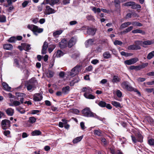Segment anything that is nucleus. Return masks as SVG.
Segmentation results:
<instances>
[{
	"instance_id": "obj_36",
	"label": "nucleus",
	"mask_w": 154,
	"mask_h": 154,
	"mask_svg": "<svg viewBox=\"0 0 154 154\" xmlns=\"http://www.w3.org/2000/svg\"><path fill=\"white\" fill-rule=\"evenodd\" d=\"M6 21V17L4 15H0V22L4 23Z\"/></svg>"
},
{
	"instance_id": "obj_51",
	"label": "nucleus",
	"mask_w": 154,
	"mask_h": 154,
	"mask_svg": "<svg viewBox=\"0 0 154 154\" xmlns=\"http://www.w3.org/2000/svg\"><path fill=\"white\" fill-rule=\"evenodd\" d=\"M30 2V1L29 0L26 1H24L22 4V6L23 8H25L26 6Z\"/></svg>"
},
{
	"instance_id": "obj_58",
	"label": "nucleus",
	"mask_w": 154,
	"mask_h": 154,
	"mask_svg": "<svg viewBox=\"0 0 154 154\" xmlns=\"http://www.w3.org/2000/svg\"><path fill=\"white\" fill-rule=\"evenodd\" d=\"M132 140L134 143H136L138 141L136 137L133 136L132 135L131 136Z\"/></svg>"
},
{
	"instance_id": "obj_18",
	"label": "nucleus",
	"mask_w": 154,
	"mask_h": 154,
	"mask_svg": "<svg viewBox=\"0 0 154 154\" xmlns=\"http://www.w3.org/2000/svg\"><path fill=\"white\" fill-rule=\"evenodd\" d=\"M2 84L4 90L9 92L11 91V88L6 83L3 82Z\"/></svg>"
},
{
	"instance_id": "obj_14",
	"label": "nucleus",
	"mask_w": 154,
	"mask_h": 154,
	"mask_svg": "<svg viewBox=\"0 0 154 154\" xmlns=\"http://www.w3.org/2000/svg\"><path fill=\"white\" fill-rule=\"evenodd\" d=\"M67 45V42L65 39H63L61 42H59V45L61 48H63L66 47Z\"/></svg>"
},
{
	"instance_id": "obj_62",
	"label": "nucleus",
	"mask_w": 154,
	"mask_h": 154,
	"mask_svg": "<svg viewBox=\"0 0 154 154\" xmlns=\"http://www.w3.org/2000/svg\"><path fill=\"white\" fill-rule=\"evenodd\" d=\"M77 23V21L75 20H73L70 21L69 23V25L71 26H72L76 24Z\"/></svg>"
},
{
	"instance_id": "obj_31",
	"label": "nucleus",
	"mask_w": 154,
	"mask_h": 154,
	"mask_svg": "<svg viewBox=\"0 0 154 154\" xmlns=\"http://www.w3.org/2000/svg\"><path fill=\"white\" fill-rule=\"evenodd\" d=\"M41 134V132L38 130H35L33 131L31 133V134L32 136L39 135Z\"/></svg>"
},
{
	"instance_id": "obj_43",
	"label": "nucleus",
	"mask_w": 154,
	"mask_h": 154,
	"mask_svg": "<svg viewBox=\"0 0 154 154\" xmlns=\"http://www.w3.org/2000/svg\"><path fill=\"white\" fill-rule=\"evenodd\" d=\"M16 41V37L14 36L11 37L8 40V41L10 42H14Z\"/></svg>"
},
{
	"instance_id": "obj_47",
	"label": "nucleus",
	"mask_w": 154,
	"mask_h": 154,
	"mask_svg": "<svg viewBox=\"0 0 154 154\" xmlns=\"http://www.w3.org/2000/svg\"><path fill=\"white\" fill-rule=\"evenodd\" d=\"M45 2H46V3L49 4L51 6H53V0H45Z\"/></svg>"
},
{
	"instance_id": "obj_12",
	"label": "nucleus",
	"mask_w": 154,
	"mask_h": 154,
	"mask_svg": "<svg viewBox=\"0 0 154 154\" xmlns=\"http://www.w3.org/2000/svg\"><path fill=\"white\" fill-rule=\"evenodd\" d=\"M42 94L39 93L35 94L33 95V100L35 101H40L42 99Z\"/></svg>"
},
{
	"instance_id": "obj_6",
	"label": "nucleus",
	"mask_w": 154,
	"mask_h": 154,
	"mask_svg": "<svg viewBox=\"0 0 154 154\" xmlns=\"http://www.w3.org/2000/svg\"><path fill=\"white\" fill-rule=\"evenodd\" d=\"M81 66L80 65H76L72 69L71 71L68 72V75L72 77L78 74L79 72L81 71Z\"/></svg>"
},
{
	"instance_id": "obj_37",
	"label": "nucleus",
	"mask_w": 154,
	"mask_h": 154,
	"mask_svg": "<svg viewBox=\"0 0 154 154\" xmlns=\"http://www.w3.org/2000/svg\"><path fill=\"white\" fill-rule=\"evenodd\" d=\"M54 72L51 70H48L47 73V75L48 77L51 78L53 76Z\"/></svg>"
},
{
	"instance_id": "obj_3",
	"label": "nucleus",
	"mask_w": 154,
	"mask_h": 154,
	"mask_svg": "<svg viewBox=\"0 0 154 154\" xmlns=\"http://www.w3.org/2000/svg\"><path fill=\"white\" fill-rule=\"evenodd\" d=\"M83 115L88 117H94L98 119L99 117L95 113L92 112L89 108L87 107L82 111Z\"/></svg>"
},
{
	"instance_id": "obj_35",
	"label": "nucleus",
	"mask_w": 154,
	"mask_h": 154,
	"mask_svg": "<svg viewBox=\"0 0 154 154\" xmlns=\"http://www.w3.org/2000/svg\"><path fill=\"white\" fill-rule=\"evenodd\" d=\"M120 2L119 0H115V7L116 8L118 9H119L120 10Z\"/></svg>"
},
{
	"instance_id": "obj_55",
	"label": "nucleus",
	"mask_w": 154,
	"mask_h": 154,
	"mask_svg": "<svg viewBox=\"0 0 154 154\" xmlns=\"http://www.w3.org/2000/svg\"><path fill=\"white\" fill-rule=\"evenodd\" d=\"M154 57L152 53V52L149 53L147 56V58L149 60H150Z\"/></svg>"
},
{
	"instance_id": "obj_2",
	"label": "nucleus",
	"mask_w": 154,
	"mask_h": 154,
	"mask_svg": "<svg viewBox=\"0 0 154 154\" xmlns=\"http://www.w3.org/2000/svg\"><path fill=\"white\" fill-rule=\"evenodd\" d=\"M121 85L123 88L125 89L128 91H134L135 92H136L139 96H141L140 92L137 89L131 86L128 82H124L122 83Z\"/></svg>"
},
{
	"instance_id": "obj_60",
	"label": "nucleus",
	"mask_w": 154,
	"mask_h": 154,
	"mask_svg": "<svg viewBox=\"0 0 154 154\" xmlns=\"http://www.w3.org/2000/svg\"><path fill=\"white\" fill-rule=\"evenodd\" d=\"M70 0H63V5H65L68 4L70 3Z\"/></svg>"
},
{
	"instance_id": "obj_28",
	"label": "nucleus",
	"mask_w": 154,
	"mask_h": 154,
	"mask_svg": "<svg viewBox=\"0 0 154 154\" xmlns=\"http://www.w3.org/2000/svg\"><path fill=\"white\" fill-rule=\"evenodd\" d=\"M131 23L130 22H128L124 23L122 24L120 26V28L121 29H124L127 27L128 26L131 25Z\"/></svg>"
},
{
	"instance_id": "obj_46",
	"label": "nucleus",
	"mask_w": 154,
	"mask_h": 154,
	"mask_svg": "<svg viewBox=\"0 0 154 154\" xmlns=\"http://www.w3.org/2000/svg\"><path fill=\"white\" fill-rule=\"evenodd\" d=\"M6 1L7 2L8 4L4 5V6L6 7H7L10 6L12 4V3L13 2L11 0H6Z\"/></svg>"
},
{
	"instance_id": "obj_57",
	"label": "nucleus",
	"mask_w": 154,
	"mask_h": 154,
	"mask_svg": "<svg viewBox=\"0 0 154 154\" xmlns=\"http://www.w3.org/2000/svg\"><path fill=\"white\" fill-rule=\"evenodd\" d=\"M110 51H112L113 54H114L115 55H116L117 54V51L115 49H110Z\"/></svg>"
},
{
	"instance_id": "obj_33",
	"label": "nucleus",
	"mask_w": 154,
	"mask_h": 154,
	"mask_svg": "<svg viewBox=\"0 0 154 154\" xmlns=\"http://www.w3.org/2000/svg\"><path fill=\"white\" fill-rule=\"evenodd\" d=\"M62 30H60L54 32L53 33V35L54 37H56L57 35H59L63 32Z\"/></svg>"
},
{
	"instance_id": "obj_4",
	"label": "nucleus",
	"mask_w": 154,
	"mask_h": 154,
	"mask_svg": "<svg viewBox=\"0 0 154 154\" xmlns=\"http://www.w3.org/2000/svg\"><path fill=\"white\" fill-rule=\"evenodd\" d=\"M37 84V81L34 79L32 78L30 80L26 85L27 89L29 91L34 90L36 87Z\"/></svg>"
},
{
	"instance_id": "obj_16",
	"label": "nucleus",
	"mask_w": 154,
	"mask_h": 154,
	"mask_svg": "<svg viewBox=\"0 0 154 154\" xmlns=\"http://www.w3.org/2000/svg\"><path fill=\"white\" fill-rule=\"evenodd\" d=\"M7 114L9 116H12L14 113V109L11 108H8L5 111Z\"/></svg>"
},
{
	"instance_id": "obj_50",
	"label": "nucleus",
	"mask_w": 154,
	"mask_h": 154,
	"mask_svg": "<svg viewBox=\"0 0 154 154\" xmlns=\"http://www.w3.org/2000/svg\"><path fill=\"white\" fill-rule=\"evenodd\" d=\"M133 28V27L132 26H130L129 27L127 28L126 29H125L124 31H123V32H126L127 33L131 31L132 29Z\"/></svg>"
},
{
	"instance_id": "obj_64",
	"label": "nucleus",
	"mask_w": 154,
	"mask_h": 154,
	"mask_svg": "<svg viewBox=\"0 0 154 154\" xmlns=\"http://www.w3.org/2000/svg\"><path fill=\"white\" fill-rule=\"evenodd\" d=\"M101 141L103 144L105 146L107 144V142L106 139L104 138H101Z\"/></svg>"
},
{
	"instance_id": "obj_52",
	"label": "nucleus",
	"mask_w": 154,
	"mask_h": 154,
	"mask_svg": "<svg viewBox=\"0 0 154 154\" xmlns=\"http://www.w3.org/2000/svg\"><path fill=\"white\" fill-rule=\"evenodd\" d=\"M16 109L21 114H24L25 112V111L23 109H20L17 108Z\"/></svg>"
},
{
	"instance_id": "obj_30",
	"label": "nucleus",
	"mask_w": 154,
	"mask_h": 154,
	"mask_svg": "<svg viewBox=\"0 0 154 154\" xmlns=\"http://www.w3.org/2000/svg\"><path fill=\"white\" fill-rule=\"evenodd\" d=\"M132 32L133 33H141L143 35L145 34V32L139 29L134 30L132 31Z\"/></svg>"
},
{
	"instance_id": "obj_54",
	"label": "nucleus",
	"mask_w": 154,
	"mask_h": 154,
	"mask_svg": "<svg viewBox=\"0 0 154 154\" xmlns=\"http://www.w3.org/2000/svg\"><path fill=\"white\" fill-rule=\"evenodd\" d=\"M79 81V80L77 79H74L71 81L70 82V85L71 86H73L75 83L78 82Z\"/></svg>"
},
{
	"instance_id": "obj_1",
	"label": "nucleus",
	"mask_w": 154,
	"mask_h": 154,
	"mask_svg": "<svg viewBox=\"0 0 154 154\" xmlns=\"http://www.w3.org/2000/svg\"><path fill=\"white\" fill-rule=\"evenodd\" d=\"M92 90L88 87H84L81 89V92H85L84 96L87 99H94L95 97L92 94H90Z\"/></svg>"
},
{
	"instance_id": "obj_19",
	"label": "nucleus",
	"mask_w": 154,
	"mask_h": 154,
	"mask_svg": "<svg viewBox=\"0 0 154 154\" xmlns=\"http://www.w3.org/2000/svg\"><path fill=\"white\" fill-rule=\"evenodd\" d=\"M94 39H89L85 42V44L86 47H88L90 46L93 45L94 44Z\"/></svg>"
},
{
	"instance_id": "obj_48",
	"label": "nucleus",
	"mask_w": 154,
	"mask_h": 154,
	"mask_svg": "<svg viewBox=\"0 0 154 154\" xmlns=\"http://www.w3.org/2000/svg\"><path fill=\"white\" fill-rule=\"evenodd\" d=\"M71 111L72 113L76 114H78L79 112L78 109H71Z\"/></svg>"
},
{
	"instance_id": "obj_34",
	"label": "nucleus",
	"mask_w": 154,
	"mask_h": 154,
	"mask_svg": "<svg viewBox=\"0 0 154 154\" xmlns=\"http://www.w3.org/2000/svg\"><path fill=\"white\" fill-rule=\"evenodd\" d=\"M91 8H92L91 9L92 11H93L95 13H96L97 12L100 13L101 11V9L99 8H97L95 7H91Z\"/></svg>"
},
{
	"instance_id": "obj_45",
	"label": "nucleus",
	"mask_w": 154,
	"mask_h": 154,
	"mask_svg": "<svg viewBox=\"0 0 154 154\" xmlns=\"http://www.w3.org/2000/svg\"><path fill=\"white\" fill-rule=\"evenodd\" d=\"M116 94L119 98L121 97H122V93L119 90H117L116 91Z\"/></svg>"
},
{
	"instance_id": "obj_56",
	"label": "nucleus",
	"mask_w": 154,
	"mask_h": 154,
	"mask_svg": "<svg viewBox=\"0 0 154 154\" xmlns=\"http://www.w3.org/2000/svg\"><path fill=\"white\" fill-rule=\"evenodd\" d=\"M48 47V43L46 42H45L44 43L43 45V46L42 48L45 49H47Z\"/></svg>"
},
{
	"instance_id": "obj_22",
	"label": "nucleus",
	"mask_w": 154,
	"mask_h": 154,
	"mask_svg": "<svg viewBox=\"0 0 154 154\" xmlns=\"http://www.w3.org/2000/svg\"><path fill=\"white\" fill-rule=\"evenodd\" d=\"M112 104L116 108H122V106L121 104L119 102L116 101H112L111 102Z\"/></svg>"
},
{
	"instance_id": "obj_8",
	"label": "nucleus",
	"mask_w": 154,
	"mask_h": 154,
	"mask_svg": "<svg viewBox=\"0 0 154 154\" xmlns=\"http://www.w3.org/2000/svg\"><path fill=\"white\" fill-rule=\"evenodd\" d=\"M2 128L3 129H6L10 126V122L7 119H5L2 122Z\"/></svg>"
},
{
	"instance_id": "obj_24",
	"label": "nucleus",
	"mask_w": 154,
	"mask_h": 154,
	"mask_svg": "<svg viewBox=\"0 0 154 154\" xmlns=\"http://www.w3.org/2000/svg\"><path fill=\"white\" fill-rule=\"evenodd\" d=\"M3 48L7 50H11L13 48V46L10 44H4L3 46Z\"/></svg>"
},
{
	"instance_id": "obj_53",
	"label": "nucleus",
	"mask_w": 154,
	"mask_h": 154,
	"mask_svg": "<svg viewBox=\"0 0 154 154\" xmlns=\"http://www.w3.org/2000/svg\"><path fill=\"white\" fill-rule=\"evenodd\" d=\"M16 94L17 97H21L25 96V94L19 92L16 93Z\"/></svg>"
},
{
	"instance_id": "obj_17",
	"label": "nucleus",
	"mask_w": 154,
	"mask_h": 154,
	"mask_svg": "<svg viewBox=\"0 0 154 154\" xmlns=\"http://www.w3.org/2000/svg\"><path fill=\"white\" fill-rule=\"evenodd\" d=\"M96 31L95 29L88 28L86 30L87 32L86 34L94 35L95 34Z\"/></svg>"
},
{
	"instance_id": "obj_44",
	"label": "nucleus",
	"mask_w": 154,
	"mask_h": 154,
	"mask_svg": "<svg viewBox=\"0 0 154 154\" xmlns=\"http://www.w3.org/2000/svg\"><path fill=\"white\" fill-rule=\"evenodd\" d=\"M148 143L151 146H154V139H150L148 140Z\"/></svg>"
},
{
	"instance_id": "obj_26",
	"label": "nucleus",
	"mask_w": 154,
	"mask_h": 154,
	"mask_svg": "<svg viewBox=\"0 0 154 154\" xmlns=\"http://www.w3.org/2000/svg\"><path fill=\"white\" fill-rule=\"evenodd\" d=\"M103 56L105 59H108L111 57V54L109 51H106L103 53Z\"/></svg>"
},
{
	"instance_id": "obj_5",
	"label": "nucleus",
	"mask_w": 154,
	"mask_h": 154,
	"mask_svg": "<svg viewBox=\"0 0 154 154\" xmlns=\"http://www.w3.org/2000/svg\"><path fill=\"white\" fill-rule=\"evenodd\" d=\"M27 28L32 31L36 35H37V33H40L43 31V29L39 28L37 26L33 24L28 25Z\"/></svg>"
},
{
	"instance_id": "obj_63",
	"label": "nucleus",
	"mask_w": 154,
	"mask_h": 154,
	"mask_svg": "<svg viewBox=\"0 0 154 154\" xmlns=\"http://www.w3.org/2000/svg\"><path fill=\"white\" fill-rule=\"evenodd\" d=\"M39 111L38 110H33L32 111L31 114H35L39 112Z\"/></svg>"
},
{
	"instance_id": "obj_59",
	"label": "nucleus",
	"mask_w": 154,
	"mask_h": 154,
	"mask_svg": "<svg viewBox=\"0 0 154 154\" xmlns=\"http://www.w3.org/2000/svg\"><path fill=\"white\" fill-rule=\"evenodd\" d=\"M93 69V67L91 65H90L86 68V70L90 71H92Z\"/></svg>"
},
{
	"instance_id": "obj_27",
	"label": "nucleus",
	"mask_w": 154,
	"mask_h": 154,
	"mask_svg": "<svg viewBox=\"0 0 154 154\" xmlns=\"http://www.w3.org/2000/svg\"><path fill=\"white\" fill-rule=\"evenodd\" d=\"M83 136H81L79 137H77L73 139V143H76L80 141L82 139Z\"/></svg>"
},
{
	"instance_id": "obj_25",
	"label": "nucleus",
	"mask_w": 154,
	"mask_h": 154,
	"mask_svg": "<svg viewBox=\"0 0 154 154\" xmlns=\"http://www.w3.org/2000/svg\"><path fill=\"white\" fill-rule=\"evenodd\" d=\"M120 78L117 75H114L112 79V82L113 83H117L120 82Z\"/></svg>"
},
{
	"instance_id": "obj_49",
	"label": "nucleus",
	"mask_w": 154,
	"mask_h": 154,
	"mask_svg": "<svg viewBox=\"0 0 154 154\" xmlns=\"http://www.w3.org/2000/svg\"><path fill=\"white\" fill-rule=\"evenodd\" d=\"M122 44V42L119 40H116L114 42V44L115 45H121Z\"/></svg>"
},
{
	"instance_id": "obj_38",
	"label": "nucleus",
	"mask_w": 154,
	"mask_h": 154,
	"mask_svg": "<svg viewBox=\"0 0 154 154\" xmlns=\"http://www.w3.org/2000/svg\"><path fill=\"white\" fill-rule=\"evenodd\" d=\"M63 55V52L60 50H58L56 54V56L57 57H60Z\"/></svg>"
},
{
	"instance_id": "obj_39",
	"label": "nucleus",
	"mask_w": 154,
	"mask_h": 154,
	"mask_svg": "<svg viewBox=\"0 0 154 154\" xmlns=\"http://www.w3.org/2000/svg\"><path fill=\"white\" fill-rule=\"evenodd\" d=\"M153 43L151 41L147 40L143 42V44L146 45H150Z\"/></svg>"
},
{
	"instance_id": "obj_41",
	"label": "nucleus",
	"mask_w": 154,
	"mask_h": 154,
	"mask_svg": "<svg viewBox=\"0 0 154 154\" xmlns=\"http://www.w3.org/2000/svg\"><path fill=\"white\" fill-rule=\"evenodd\" d=\"M56 46L55 45H50V46L48 47V51L50 53H51L53 51V50L55 48Z\"/></svg>"
},
{
	"instance_id": "obj_7",
	"label": "nucleus",
	"mask_w": 154,
	"mask_h": 154,
	"mask_svg": "<svg viewBox=\"0 0 154 154\" xmlns=\"http://www.w3.org/2000/svg\"><path fill=\"white\" fill-rule=\"evenodd\" d=\"M125 6H131V8L134 9L140 8L141 7L140 5L139 4H135L134 2H127L124 4Z\"/></svg>"
},
{
	"instance_id": "obj_15",
	"label": "nucleus",
	"mask_w": 154,
	"mask_h": 154,
	"mask_svg": "<svg viewBox=\"0 0 154 154\" xmlns=\"http://www.w3.org/2000/svg\"><path fill=\"white\" fill-rule=\"evenodd\" d=\"M140 46L137 45H133L128 46V49L130 50H137L140 49Z\"/></svg>"
},
{
	"instance_id": "obj_20",
	"label": "nucleus",
	"mask_w": 154,
	"mask_h": 154,
	"mask_svg": "<svg viewBox=\"0 0 154 154\" xmlns=\"http://www.w3.org/2000/svg\"><path fill=\"white\" fill-rule=\"evenodd\" d=\"M21 45L23 49L26 51H28L31 48L30 47V45H29L23 43L21 44Z\"/></svg>"
},
{
	"instance_id": "obj_10",
	"label": "nucleus",
	"mask_w": 154,
	"mask_h": 154,
	"mask_svg": "<svg viewBox=\"0 0 154 154\" xmlns=\"http://www.w3.org/2000/svg\"><path fill=\"white\" fill-rule=\"evenodd\" d=\"M14 65L20 69H23L25 67L23 63L17 59L14 60Z\"/></svg>"
},
{
	"instance_id": "obj_23",
	"label": "nucleus",
	"mask_w": 154,
	"mask_h": 154,
	"mask_svg": "<svg viewBox=\"0 0 154 154\" xmlns=\"http://www.w3.org/2000/svg\"><path fill=\"white\" fill-rule=\"evenodd\" d=\"M20 104V101L17 100L13 101L12 103L9 104L10 106H19Z\"/></svg>"
},
{
	"instance_id": "obj_42",
	"label": "nucleus",
	"mask_w": 154,
	"mask_h": 154,
	"mask_svg": "<svg viewBox=\"0 0 154 154\" xmlns=\"http://www.w3.org/2000/svg\"><path fill=\"white\" fill-rule=\"evenodd\" d=\"M98 105L101 107H105L106 106V103L103 101H100L98 104Z\"/></svg>"
},
{
	"instance_id": "obj_11",
	"label": "nucleus",
	"mask_w": 154,
	"mask_h": 154,
	"mask_svg": "<svg viewBox=\"0 0 154 154\" xmlns=\"http://www.w3.org/2000/svg\"><path fill=\"white\" fill-rule=\"evenodd\" d=\"M138 60V59L137 58H133L125 61L124 63L126 64L130 65L135 63Z\"/></svg>"
},
{
	"instance_id": "obj_40",
	"label": "nucleus",
	"mask_w": 154,
	"mask_h": 154,
	"mask_svg": "<svg viewBox=\"0 0 154 154\" xmlns=\"http://www.w3.org/2000/svg\"><path fill=\"white\" fill-rule=\"evenodd\" d=\"M36 119L34 117H30L29 118V122L31 123H33L36 121Z\"/></svg>"
},
{
	"instance_id": "obj_32",
	"label": "nucleus",
	"mask_w": 154,
	"mask_h": 154,
	"mask_svg": "<svg viewBox=\"0 0 154 154\" xmlns=\"http://www.w3.org/2000/svg\"><path fill=\"white\" fill-rule=\"evenodd\" d=\"M136 137L138 142H141L143 141V137L142 135L140 134H138L136 135Z\"/></svg>"
},
{
	"instance_id": "obj_21",
	"label": "nucleus",
	"mask_w": 154,
	"mask_h": 154,
	"mask_svg": "<svg viewBox=\"0 0 154 154\" xmlns=\"http://www.w3.org/2000/svg\"><path fill=\"white\" fill-rule=\"evenodd\" d=\"M69 86L63 87L62 89V93L64 94H66L69 93Z\"/></svg>"
},
{
	"instance_id": "obj_9",
	"label": "nucleus",
	"mask_w": 154,
	"mask_h": 154,
	"mask_svg": "<svg viewBox=\"0 0 154 154\" xmlns=\"http://www.w3.org/2000/svg\"><path fill=\"white\" fill-rule=\"evenodd\" d=\"M55 12V11L54 9L52 8L49 6H46L45 10V14L49 15L51 14L54 13Z\"/></svg>"
},
{
	"instance_id": "obj_29",
	"label": "nucleus",
	"mask_w": 154,
	"mask_h": 154,
	"mask_svg": "<svg viewBox=\"0 0 154 154\" xmlns=\"http://www.w3.org/2000/svg\"><path fill=\"white\" fill-rule=\"evenodd\" d=\"M94 132L95 135H97L99 136H101L103 135L102 131L100 129L95 130L94 131Z\"/></svg>"
},
{
	"instance_id": "obj_61",
	"label": "nucleus",
	"mask_w": 154,
	"mask_h": 154,
	"mask_svg": "<svg viewBox=\"0 0 154 154\" xmlns=\"http://www.w3.org/2000/svg\"><path fill=\"white\" fill-rule=\"evenodd\" d=\"M99 61L97 59H94L91 61V63L94 65H95L99 63Z\"/></svg>"
},
{
	"instance_id": "obj_13",
	"label": "nucleus",
	"mask_w": 154,
	"mask_h": 154,
	"mask_svg": "<svg viewBox=\"0 0 154 154\" xmlns=\"http://www.w3.org/2000/svg\"><path fill=\"white\" fill-rule=\"evenodd\" d=\"M76 41V39L74 37L72 38L69 41L68 46L69 48H71L74 45Z\"/></svg>"
}]
</instances>
